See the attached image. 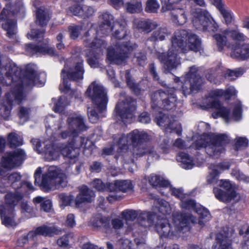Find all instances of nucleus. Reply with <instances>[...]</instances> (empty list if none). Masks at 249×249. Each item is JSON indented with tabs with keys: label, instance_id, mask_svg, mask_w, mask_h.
<instances>
[{
	"label": "nucleus",
	"instance_id": "10",
	"mask_svg": "<svg viewBox=\"0 0 249 249\" xmlns=\"http://www.w3.org/2000/svg\"><path fill=\"white\" fill-rule=\"evenodd\" d=\"M218 186L223 189L214 187L213 193L215 197L224 202H230L232 200L238 201L240 199V195L232 188V185L229 180L221 179L217 181Z\"/></svg>",
	"mask_w": 249,
	"mask_h": 249
},
{
	"label": "nucleus",
	"instance_id": "31",
	"mask_svg": "<svg viewBox=\"0 0 249 249\" xmlns=\"http://www.w3.org/2000/svg\"><path fill=\"white\" fill-rule=\"evenodd\" d=\"M13 212L8 213L7 210L3 206H0V215L2 219V223L6 227H13L16 225V223L12 217H9L8 215H13Z\"/></svg>",
	"mask_w": 249,
	"mask_h": 249
},
{
	"label": "nucleus",
	"instance_id": "48",
	"mask_svg": "<svg viewBox=\"0 0 249 249\" xmlns=\"http://www.w3.org/2000/svg\"><path fill=\"white\" fill-rule=\"evenodd\" d=\"M160 8V4L157 0H147L145 8V11L148 13H156Z\"/></svg>",
	"mask_w": 249,
	"mask_h": 249
},
{
	"label": "nucleus",
	"instance_id": "26",
	"mask_svg": "<svg viewBox=\"0 0 249 249\" xmlns=\"http://www.w3.org/2000/svg\"><path fill=\"white\" fill-rule=\"evenodd\" d=\"M70 11L74 16H78L84 18L91 16L94 13L93 9L86 5H75L70 8Z\"/></svg>",
	"mask_w": 249,
	"mask_h": 249
},
{
	"label": "nucleus",
	"instance_id": "17",
	"mask_svg": "<svg viewBox=\"0 0 249 249\" xmlns=\"http://www.w3.org/2000/svg\"><path fill=\"white\" fill-rule=\"evenodd\" d=\"M67 124L68 129L74 136H76L80 131L86 129L83 118L76 113L70 115L67 119Z\"/></svg>",
	"mask_w": 249,
	"mask_h": 249
},
{
	"label": "nucleus",
	"instance_id": "50",
	"mask_svg": "<svg viewBox=\"0 0 249 249\" xmlns=\"http://www.w3.org/2000/svg\"><path fill=\"white\" fill-rule=\"evenodd\" d=\"M115 28H116L113 36L119 39L124 38L126 35L125 28L124 26L118 22L115 23Z\"/></svg>",
	"mask_w": 249,
	"mask_h": 249
},
{
	"label": "nucleus",
	"instance_id": "62",
	"mask_svg": "<svg viewBox=\"0 0 249 249\" xmlns=\"http://www.w3.org/2000/svg\"><path fill=\"white\" fill-rule=\"evenodd\" d=\"M70 37L72 39L77 38L80 32L82 30V27L81 26H71L69 28Z\"/></svg>",
	"mask_w": 249,
	"mask_h": 249
},
{
	"label": "nucleus",
	"instance_id": "38",
	"mask_svg": "<svg viewBox=\"0 0 249 249\" xmlns=\"http://www.w3.org/2000/svg\"><path fill=\"white\" fill-rule=\"evenodd\" d=\"M230 165L228 162H224L219 164L217 167L213 165L211 167L212 168V172L210 173L209 177L211 178H208V181L209 183L213 182V179L219 174V172L218 169L222 170H227L230 168Z\"/></svg>",
	"mask_w": 249,
	"mask_h": 249
},
{
	"label": "nucleus",
	"instance_id": "33",
	"mask_svg": "<svg viewBox=\"0 0 249 249\" xmlns=\"http://www.w3.org/2000/svg\"><path fill=\"white\" fill-rule=\"evenodd\" d=\"M149 183L153 186L168 187L170 185L169 182L159 176L151 174L148 177Z\"/></svg>",
	"mask_w": 249,
	"mask_h": 249
},
{
	"label": "nucleus",
	"instance_id": "42",
	"mask_svg": "<svg viewBox=\"0 0 249 249\" xmlns=\"http://www.w3.org/2000/svg\"><path fill=\"white\" fill-rule=\"evenodd\" d=\"M218 9L224 18V23L226 25H229L234 21L233 14L229 8H225L223 5L219 7Z\"/></svg>",
	"mask_w": 249,
	"mask_h": 249
},
{
	"label": "nucleus",
	"instance_id": "53",
	"mask_svg": "<svg viewBox=\"0 0 249 249\" xmlns=\"http://www.w3.org/2000/svg\"><path fill=\"white\" fill-rule=\"evenodd\" d=\"M11 7H9V11L12 15H18L19 13H24V8L21 2L18 1L15 3H8Z\"/></svg>",
	"mask_w": 249,
	"mask_h": 249
},
{
	"label": "nucleus",
	"instance_id": "45",
	"mask_svg": "<svg viewBox=\"0 0 249 249\" xmlns=\"http://www.w3.org/2000/svg\"><path fill=\"white\" fill-rule=\"evenodd\" d=\"M93 227L97 228L104 227L107 228L109 226V220L107 217L98 215L94 218L91 221Z\"/></svg>",
	"mask_w": 249,
	"mask_h": 249
},
{
	"label": "nucleus",
	"instance_id": "5",
	"mask_svg": "<svg viewBox=\"0 0 249 249\" xmlns=\"http://www.w3.org/2000/svg\"><path fill=\"white\" fill-rule=\"evenodd\" d=\"M229 141L227 136L225 134L202 135L192 146L196 149L205 147L208 155L216 156L224 151L225 146Z\"/></svg>",
	"mask_w": 249,
	"mask_h": 249
},
{
	"label": "nucleus",
	"instance_id": "7",
	"mask_svg": "<svg viewBox=\"0 0 249 249\" xmlns=\"http://www.w3.org/2000/svg\"><path fill=\"white\" fill-rule=\"evenodd\" d=\"M25 157V153L21 149H18L13 153H7V155L3 157L2 159L1 165L0 166V176L5 177L8 170L19 165ZM6 178L4 177L0 182L1 193L6 192V186L3 184Z\"/></svg>",
	"mask_w": 249,
	"mask_h": 249
},
{
	"label": "nucleus",
	"instance_id": "28",
	"mask_svg": "<svg viewBox=\"0 0 249 249\" xmlns=\"http://www.w3.org/2000/svg\"><path fill=\"white\" fill-rule=\"evenodd\" d=\"M216 241L214 247L215 249H232L231 240L228 235L219 233L216 236Z\"/></svg>",
	"mask_w": 249,
	"mask_h": 249
},
{
	"label": "nucleus",
	"instance_id": "39",
	"mask_svg": "<svg viewBox=\"0 0 249 249\" xmlns=\"http://www.w3.org/2000/svg\"><path fill=\"white\" fill-rule=\"evenodd\" d=\"M3 28L7 31V35L10 38H13L16 34L17 25L15 20L7 19L2 25Z\"/></svg>",
	"mask_w": 249,
	"mask_h": 249
},
{
	"label": "nucleus",
	"instance_id": "1",
	"mask_svg": "<svg viewBox=\"0 0 249 249\" xmlns=\"http://www.w3.org/2000/svg\"><path fill=\"white\" fill-rule=\"evenodd\" d=\"M45 81V73H40L38 75L36 74L32 66L27 65L23 80L21 81L19 79L13 81L11 83L13 88L9 92L6 93L5 99L0 104V115L5 119H8L10 116L13 106L19 104L24 100L25 95L23 91L21 83H23L26 86H30L34 83L37 84V81L40 84H43Z\"/></svg>",
	"mask_w": 249,
	"mask_h": 249
},
{
	"label": "nucleus",
	"instance_id": "14",
	"mask_svg": "<svg viewBox=\"0 0 249 249\" xmlns=\"http://www.w3.org/2000/svg\"><path fill=\"white\" fill-rule=\"evenodd\" d=\"M149 139V136L146 133L135 129L127 135L122 134L117 142L120 149L126 150L130 143L135 145Z\"/></svg>",
	"mask_w": 249,
	"mask_h": 249
},
{
	"label": "nucleus",
	"instance_id": "47",
	"mask_svg": "<svg viewBox=\"0 0 249 249\" xmlns=\"http://www.w3.org/2000/svg\"><path fill=\"white\" fill-rule=\"evenodd\" d=\"M227 35L216 34L213 35V37L215 40L218 49L219 51H221L224 47L226 46L227 42Z\"/></svg>",
	"mask_w": 249,
	"mask_h": 249
},
{
	"label": "nucleus",
	"instance_id": "3",
	"mask_svg": "<svg viewBox=\"0 0 249 249\" xmlns=\"http://www.w3.org/2000/svg\"><path fill=\"white\" fill-rule=\"evenodd\" d=\"M196 223L197 219L190 214H176L173 218V227L165 218L159 219L155 226L156 230L161 237H173L178 235L181 231L189 230V224Z\"/></svg>",
	"mask_w": 249,
	"mask_h": 249
},
{
	"label": "nucleus",
	"instance_id": "40",
	"mask_svg": "<svg viewBox=\"0 0 249 249\" xmlns=\"http://www.w3.org/2000/svg\"><path fill=\"white\" fill-rule=\"evenodd\" d=\"M177 160L182 163V167L184 169H191L193 166V160L187 154L184 153L179 154L177 157Z\"/></svg>",
	"mask_w": 249,
	"mask_h": 249
},
{
	"label": "nucleus",
	"instance_id": "27",
	"mask_svg": "<svg viewBox=\"0 0 249 249\" xmlns=\"http://www.w3.org/2000/svg\"><path fill=\"white\" fill-rule=\"evenodd\" d=\"M26 50L32 54L36 53H41L49 55H53L54 54L53 49L47 45H45L44 46L42 47L29 44H27L26 46Z\"/></svg>",
	"mask_w": 249,
	"mask_h": 249
},
{
	"label": "nucleus",
	"instance_id": "57",
	"mask_svg": "<svg viewBox=\"0 0 249 249\" xmlns=\"http://www.w3.org/2000/svg\"><path fill=\"white\" fill-rule=\"evenodd\" d=\"M242 115V106L241 103L238 102L233 108L232 118L237 121L241 119Z\"/></svg>",
	"mask_w": 249,
	"mask_h": 249
},
{
	"label": "nucleus",
	"instance_id": "36",
	"mask_svg": "<svg viewBox=\"0 0 249 249\" xmlns=\"http://www.w3.org/2000/svg\"><path fill=\"white\" fill-rule=\"evenodd\" d=\"M7 179L8 183L15 190H18L22 186V182H21V176L18 173H14L9 175L6 180Z\"/></svg>",
	"mask_w": 249,
	"mask_h": 249
},
{
	"label": "nucleus",
	"instance_id": "8",
	"mask_svg": "<svg viewBox=\"0 0 249 249\" xmlns=\"http://www.w3.org/2000/svg\"><path fill=\"white\" fill-rule=\"evenodd\" d=\"M175 89L171 88L166 91H155L151 94V107L153 109L162 108L171 110L176 107L177 98L174 94Z\"/></svg>",
	"mask_w": 249,
	"mask_h": 249
},
{
	"label": "nucleus",
	"instance_id": "11",
	"mask_svg": "<svg viewBox=\"0 0 249 249\" xmlns=\"http://www.w3.org/2000/svg\"><path fill=\"white\" fill-rule=\"evenodd\" d=\"M136 45L130 42L121 45H117L115 48H109L107 50V58L109 61L117 64L124 63L128 57V53L136 48Z\"/></svg>",
	"mask_w": 249,
	"mask_h": 249
},
{
	"label": "nucleus",
	"instance_id": "60",
	"mask_svg": "<svg viewBox=\"0 0 249 249\" xmlns=\"http://www.w3.org/2000/svg\"><path fill=\"white\" fill-rule=\"evenodd\" d=\"M68 105L66 97L61 96L59 99L58 102L55 104L54 111L55 112H60L63 111L65 106Z\"/></svg>",
	"mask_w": 249,
	"mask_h": 249
},
{
	"label": "nucleus",
	"instance_id": "51",
	"mask_svg": "<svg viewBox=\"0 0 249 249\" xmlns=\"http://www.w3.org/2000/svg\"><path fill=\"white\" fill-rule=\"evenodd\" d=\"M21 213L29 217L36 216V211L32 207L30 206L26 202H22L20 204Z\"/></svg>",
	"mask_w": 249,
	"mask_h": 249
},
{
	"label": "nucleus",
	"instance_id": "18",
	"mask_svg": "<svg viewBox=\"0 0 249 249\" xmlns=\"http://www.w3.org/2000/svg\"><path fill=\"white\" fill-rule=\"evenodd\" d=\"M23 196L22 191L16 190L15 192H8L5 196V205H2L7 210L8 213L14 212V207Z\"/></svg>",
	"mask_w": 249,
	"mask_h": 249
},
{
	"label": "nucleus",
	"instance_id": "30",
	"mask_svg": "<svg viewBox=\"0 0 249 249\" xmlns=\"http://www.w3.org/2000/svg\"><path fill=\"white\" fill-rule=\"evenodd\" d=\"M136 24L139 30L146 33L150 32L158 26L157 22L150 19L138 21Z\"/></svg>",
	"mask_w": 249,
	"mask_h": 249
},
{
	"label": "nucleus",
	"instance_id": "49",
	"mask_svg": "<svg viewBox=\"0 0 249 249\" xmlns=\"http://www.w3.org/2000/svg\"><path fill=\"white\" fill-rule=\"evenodd\" d=\"M196 212L199 215L200 219L198 221V223L200 225H203L204 222L210 218V213L206 209L201 208L198 210L196 209Z\"/></svg>",
	"mask_w": 249,
	"mask_h": 249
},
{
	"label": "nucleus",
	"instance_id": "25",
	"mask_svg": "<svg viewBox=\"0 0 249 249\" xmlns=\"http://www.w3.org/2000/svg\"><path fill=\"white\" fill-rule=\"evenodd\" d=\"M210 107L215 108L217 111L213 113L212 116L214 118H217L218 117H222L226 123L230 121L229 111L225 107L221 106L220 103L217 100H212Z\"/></svg>",
	"mask_w": 249,
	"mask_h": 249
},
{
	"label": "nucleus",
	"instance_id": "6",
	"mask_svg": "<svg viewBox=\"0 0 249 249\" xmlns=\"http://www.w3.org/2000/svg\"><path fill=\"white\" fill-rule=\"evenodd\" d=\"M68 183L65 172L60 167L52 165L43 175L40 186L44 191L64 188Z\"/></svg>",
	"mask_w": 249,
	"mask_h": 249
},
{
	"label": "nucleus",
	"instance_id": "43",
	"mask_svg": "<svg viewBox=\"0 0 249 249\" xmlns=\"http://www.w3.org/2000/svg\"><path fill=\"white\" fill-rule=\"evenodd\" d=\"M7 141L10 147H15L23 144L22 139L15 132L9 133Z\"/></svg>",
	"mask_w": 249,
	"mask_h": 249
},
{
	"label": "nucleus",
	"instance_id": "29",
	"mask_svg": "<svg viewBox=\"0 0 249 249\" xmlns=\"http://www.w3.org/2000/svg\"><path fill=\"white\" fill-rule=\"evenodd\" d=\"M223 33L228 35L232 40L236 41H244L246 39V36L240 32L237 25L234 28H228L224 30Z\"/></svg>",
	"mask_w": 249,
	"mask_h": 249
},
{
	"label": "nucleus",
	"instance_id": "46",
	"mask_svg": "<svg viewBox=\"0 0 249 249\" xmlns=\"http://www.w3.org/2000/svg\"><path fill=\"white\" fill-rule=\"evenodd\" d=\"M73 241V234L72 233H68L59 238L57 241V244L61 247L67 248L70 246V243Z\"/></svg>",
	"mask_w": 249,
	"mask_h": 249
},
{
	"label": "nucleus",
	"instance_id": "22",
	"mask_svg": "<svg viewBox=\"0 0 249 249\" xmlns=\"http://www.w3.org/2000/svg\"><path fill=\"white\" fill-rule=\"evenodd\" d=\"M103 21L100 25L98 34L107 35L115 28L113 16L108 13H105L103 15Z\"/></svg>",
	"mask_w": 249,
	"mask_h": 249
},
{
	"label": "nucleus",
	"instance_id": "41",
	"mask_svg": "<svg viewBox=\"0 0 249 249\" xmlns=\"http://www.w3.org/2000/svg\"><path fill=\"white\" fill-rule=\"evenodd\" d=\"M155 207L163 214H169L171 212V208L168 202L161 199L155 200Z\"/></svg>",
	"mask_w": 249,
	"mask_h": 249
},
{
	"label": "nucleus",
	"instance_id": "12",
	"mask_svg": "<svg viewBox=\"0 0 249 249\" xmlns=\"http://www.w3.org/2000/svg\"><path fill=\"white\" fill-rule=\"evenodd\" d=\"M192 23L197 29L203 31H215L217 24L212 20L209 13L204 10L197 9L193 13Z\"/></svg>",
	"mask_w": 249,
	"mask_h": 249
},
{
	"label": "nucleus",
	"instance_id": "21",
	"mask_svg": "<svg viewBox=\"0 0 249 249\" xmlns=\"http://www.w3.org/2000/svg\"><path fill=\"white\" fill-rule=\"evenodd\" d=\"M167 10L170 11L171 19L177 25H183L186 23L187 17L186 11L182 8H174L172 5H167Z\"/></svg>",
	"mask_w": 249,
	"mask_h": 249
},
{
	"label": "nucleus",
	"instance_id": "2",
	"mask_svg": "<svg viewBox=\"0 0 249 249\" xmlns=\"http://www.w3.org/2000/svg\"><path fill=\"white\" fill-rule=\"evenodd\" d=\"M31 142L35 145V149L38 153H43L45 159L48 161L57 160L61 153L64 157L70 159L77 158L80 153V149L73 147L72 144H59L54 145L52 142L46 141L44 142V148L37 139H33Z\"/></svg>",
	"mask_w": 249,
	"mask_h": 249
},
{
	"label": "nucleus",
	"instance_id": "58",
	"mask_svg": "<svg viewBox=\"0 0 249 249\" xmlns=\"http://www.w3.org/2000/svg\"><path fill=\"white\" fill-rule=\"evenodd\" d=\"M243 73V71L241 69H238L236 71L228 70L225 73V76L231 80H234L237 77L242 75Z\"/></svg>",
	"mask_w": 249,
	"mask_h": 249
},
{
	"label": "nucleus",
	"instance_id": "37",
	"mask_svg": "<svg viewBox=\"0 0 249 249\" xmlns=\"http://www.w3.org/2000/svg\"><path fill=\"white\" fill-rule=\"evenodd\" d=\"M125 78L127 85L136 94H139L142 91L144 90V89L142 88L141 85L135 83L131 78V76L128 71H126L125 72Z\"/></svg>",
	"mask_w": 249,
	"mask_h": 249
},
{
	"label": "nucleus",
	"instance_id": "19",
	"mask_svg": "<svg viewBox=\"0 0 249 249\" xmlns=\"http://www.w3.org/2000/svg\"><path fill=\"white\" fill-rule=\"evenodd\" d=\"M95 197L93 191L86 186H82L79 188V193L75 199V204L77 207L83 203H90L92 201Z\"/></svg>",
	"mask_w": 249,
	"mask_h": 249
},
{
	"label": "nucleus",
	"instance_id": "24",
	"mask_svg": "<svg viewBox=\"0 0 249 249\" xmlns=\"http://www.w3.org/2000/svg\"><path fill=\"white\" fill-rule=\"evenodd\" d=\"M60 231L55 227H49L46 225L40 226L35 231H32L28 234V237L33 238L36 235L52 236L59 233Z\"/></svg>",
	"mask_w": 249,
	"mask_h": 249
},
{
	"label": "nucleus",
	"instance_id": "20",
	"mask_svg": "<svg viewBox=\"0 0 249 249\" xmlns=\"http://www.w3.org/2000/svg\"><path fill=\"white\" fill-rule=\"evenodd\" d=\"M187 36L185 38L180 37L179 42H180L181 39H183V46L185 49L190 50L194 52L198 51L201 48V41L199 38L195 34L189 33L187 31Z\"/></svg>",
	"mask_w": 249,
	"mask_h": 249
},
{
	"label": "nucleus",
	"instance_id": "55",
	"mask_svg": "<svg viewBox=\"0 0 249 249\" xmlns=\"http://www.w3.org/2000/svg\"><path fill=\"white\" fill-rule=\"evenodd\" d=\"M59 197L60 200V205L61 207L70 206L71 202L74 199V196L72 195H67L65 194H60Z\"/></svg>",
	"mask_w": 249,
	"mask_h": 249
},
{
	"label": "nucleus",
	"instance_id": "56",
	"mask_svg": "<svg viewBox=\"0 0 249 249\" xmlns=\"http://www.w3.org/2000/svg\"><path fill=\"white\" fill-rule=\"evenodd\" d=\"M119 190L124 192L131 190L133 185L130 180H118Z\"/></svg>",
	"mask_w": 249,
	"mask_h": 249
},
{
	"label": "nucleus",
	"instance_id": "61",
	"mask_svg": "<svg viewBox=\"0 0 249 249\" xmlns=\"http://www.w3.org/2000/svg\"><path fill=\"white\" fill-rule=\"evenodd\" d=\"M181 206L182 208L188 210H196V204L194 200L191 199H184L181 200Z\"/></svg>",
	"mask_w": 249,
	"mask_h": 249
},
{
	"label": "nucleus",
	"instance_id": "23",
	"mask_svg": "<svg viewBox=\"0 0 249 249\" xmlns=\"http://www.w3.org/2000/svg\"><path fill=\"white\" fill-rule=\"evenodd\" d=\"M94 30H90L85 33L83 37L84 43L87 47H90L93 49H99V51L102 52L103 49H105L106 47L105 42L100 39L95 38L93 40L92 37H88L90 35V34H94Z\"/></svg>",
	"mask_w": 249,
	"mask_h": 249
},
{
	"label": "nucleus",
	"instance_id": "52",
	"mask_svg": "<svg viewBox=\"0 0 249 249\" xmlns=\"http://www.w3.org/2000/svg\"><path fill=\"white\" fill-rule=\"evenodd\" d=\"M126 9L130 13H139L142 11V5L141 2H132L126 4Z\"/></svg>",
	"mask_w": 249,
	"mask_h": 249
},
{
	"label": "nucleus",
	"instance_id": "54",
	"mask_svg": "<svg viewBox=\"0 0 249 249\" xmlns=\"http://www.w3.org/2000/svg\"><path fill=\"white\" fill-rule=\"evenodd\" d=\"M88 63L92 68H97L99 66V54H93L92 52L88 55Z\"/></svg>",
	"mask_w": 249,
	"mask_h": 249
},
{
	"label": "nucleus",
	"instance_id": "63",
	"mask_svg": "<svg viewBox=\"0 0 249 249\" xmlns=\"http://www.w3.org/2000/svg\"><path fill=\"white\" fill-rule=\"evenodd\" d=\"M248 144V140L245 137H237L234 140V146L237 149L247 147Z\"/></svg>",
	"mask_w": 249,
	"mask_h": 249
},
{
	"label": "nucleus",
	"instance_id": "32",
	"mask_svg": "<svg viewBox=\"0 0 249 249\" xmlns=\"http://www.w3.org/2000/svg\"><path fill=\"white\" fill-rule=\"evenodd\" d=\"M156 122L159 126L164 127L167 131L168 129L173 131L176 128L174 125V122H172L166 114H160L156 117Z\"/></svg>",
	"mask_w": 249,
	"mask_h": 249
},
{
	"label": "nucleus",
	"instance_id": "34",
	"mask_svg": "<svg viewBox=\"0 0 249 249\" xmlns=\"http://www.w3.org/2000/svg\"><path fill=\"white\" fill-rule=\"evenodd\" d=\"M36 22L42 26H45L50 19L49 14L47 9L41 7L36 11Z\"/></svg>",
	"mask_w": 249,
	"mask_h": 249
},
{
	"label": "nucleus",
	"instance_id": "44",
	"mask_svg": "<svg viewBox=\"0 0 249 249\" xmlns=\"http://www.w3.org/2000/svg\"><path fill=\"white\" fill-rule=\"evenodd\" d=\"M170 34L166 28L160 27L155 31L151 36V39L154 40H163Z\"/></svg>",
	"mask_w": 249,
	"mask_h": 249
},
{
	"label": "nucleus",
	"instance_id": "9",
	"mask_svg": "<svg viewBox=\"0 0 249 249\" xmlns=\"http://www.w3.org/2000/svg\"><path fill=\"white\" fill-rule=\"evenodd\" d=\"M83 62V61L82 60H80L76 63L74 69L73 70H71L66 73V67H65L61 72L63 82V84L60 86V90L65 93H68L71 91L73 95H75V98H78L79 95H81V93L77 92V91L71 90V89L70 85L68 84V79L76 80L83 78V74L84 73V70L82 66Z\"/></svg>",
	"mask_w": 249,
	"mask_h": 249
},
{
	"label": "nucleus",
	"instance_id": "35",
	"mask_svg": "<svg viewBox=\"0 0 249 249\" xmlns=\"http://www.w3.org/2000/svg\"><path fill=\"white\" fill-rule=\"evenodd\" d=\"M156 217L155 214L151 212H144L141 213L139 218V222L143 227H150L153 224V221Z\"/></svg>",
	"mask_w": 249,
	"mask_h": 249
},
{
	"label": "nucleus",
	"instance_id": "4",
	"mask_svg": "<svg viewBox=\"0 0 249 249\" xmlns=\"http://www.w3.org/2000/svg\"><path fill=\"white\" fill-rule=\"evenodd\" d=\"M187 33L185 30H179L175 32L174 36L172 38V46L169 49L167 54L162 53L159 56V60L164 64L168 70L176 68L180 64V57L178 53H185L187 49L183 46V39L179 41L180 37L185 38Z\"/></svg>",
	"mask_w": 249,
	"mask_h": 249
},
{
	"label": "nucleus",
	"instance_id": "16",
	"mask_svg": "<svg viewBox=\"0 0 249 249\" xmlns=\"http://www.w3.org/2000/svg\"><path fill=\"white\" fill-rule=\"evenodd\" d=\"M136 102L131 97H127L117 105L115 109L117 113L124 122L132 118L133 112L135 110Z\"/></svg>",
	"mask_w": 249,
	"mask_h": 249
},
{
	"label": "nucleus",
	"instance_id": "64",
	"mask_svg": "<svg viewBox=\"0 0 249 249\" xmlns=\"http://www.w3.org/2000/svg\"><path fill=\"white\" fill-rule=\"evenodd\" d=\"M29 113V109L23 107H19L18 116L20 119H23L24 122L28 120Z\"/></svg>",
	"mask_w": 249,
	"mask_h": 249
},
{
	"label": "nucleus",
	"instance_id": "59",
	"mask_svg": "<svg viewBox=\"0 0 249 249\" xmlns=\"http://www.w3.org/2000/svg\"><path fill=\"white\" fill-rule=\"evenodd\" d=\"M107 184L103 182L100 179H95L91 182V185L94 188L96 189L98 191H106L107 188Z\"/></svg>",
	"mask_w": 249,
	"mask_h": 249
},
{
	"label": "nucleus",
	"instance_id": "15",
	"mask_svg": "<svg viewBox=\"0 0 249 249\" xmlns=\"http://www.w3.org/2000/svg\"><path fill=\"white\" fill-rule=\"evenodd\" d=\"M202 84L203 79L198 73L196 68L192 67L185 76L182 89L187 93H190L197 91Z\"/></svg>",
	"mask_w": 249,
	"mask_h": 249
},
{
	"label": "nucleus",
	"instance_id": "13",
	"mask_svg": "<svg viewBox=\"0 0 249 249\" xmlns=\"http://www.w3.org/2000/svg\"><path fill=\"white\" fill-rule=\"evenodd\" d=\"M86 95L90 98L99 110L103 111L106 109L107 103V93L100 84L93 82L89 86Z\"/></svg>",
	"mask_w": 249,
	"mask_h": 249
}]
</instances>
